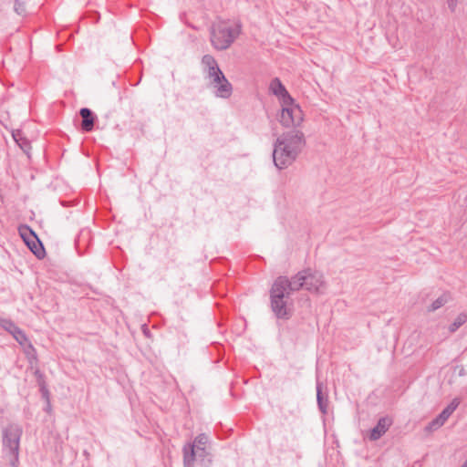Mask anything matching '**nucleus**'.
Instances as JSON below:
<instances>
[{
	"instance_id": "nucleus-1",
	"label": "nucleus",
	"mask_w": 467,
	"mask_h": 467,
	"mask_svg": "<svg viewBox=\"0 0 467 467\" xmlns=\"http://www.w3.org/2000/svg\"><path fill=\"white\" fill-rule=\"evenodd\" d=\"M305 288L304 273H297L289 280L286 276H278L270 290L271 308L277 318L288 319L292 313L288 307L291 293Z\"/></svg>"
},
{
	"instance_id": "nucleus-2",
	"label": "nucleus",
	"mask_w": 467,
	"mask_h": 467,
	"mask_svg": "<svg viewBox=\"0 0 467 467\" xmlns=\"http://www.w3.org/2000/svg\"><path fill=\"white\" fill-rule=\"evenodd\" d=\"M306 145L304 133L296 129L281 134L274 144L273 161L275 166L283 170L297 159Z\"/></svg>"
},
{
	"instance_id": "nucleus-3",
	"label": "nucleus",
	"mask_w": 467,
	"mask_h": 467,
	"mask_svg": "<svg viewBox=\"0 0 467 467\" xmlns=\"http://www.w3.org/2000/svg\"><path fill=\"white\" fill-rule=\"evenodd\" d=\"M22 433L23 430L18 424H9L2 431L3 452L13 467H17Z\"/></svg>"
},
{
	"instance_id": "nucleus-4",
	"label": "nucleus",
	"mask_w": 467,
	"mask_h": 467,
	"mask_svg": "<svg viewBox=\"0 0 467 467\" xmlns=\"http://www.w3.org/2000/svg\"><path fill=\"white\" fill-rule=\"evenodd\" d=\"M240 34L238 26L232 27L225 23L214 25L211 29V42L218 50L227 49Z\"/></svg>"
},
{
	"instance_id": "nucleus-5",
	"label": "nucleus",
	"mask_w": 467,
	"mask_h": 467,
	"mask_svg": "<svg viewBox=\"0 0 467 467\" xmlns=\"http://www.w3.org/2000/svg\"><path fill=\"white\" fill-rule=\"evenodd\" d=\"M208 77L211 79V84L216 88V96L227 99L232 95V84L224 77L220 69L218 64L207 68Z\"/></svg>"
},
{
	"instance_id": "nucleus-6",
	"label": "nucleus",
	"mask_w": 467,
	"mask_h": 467,
	"mask_svg": "<svg viewBox=\"0 0 467 467\" xmlns=\"http://www.w3.org/2000/svg\"><path fill=\"white\" fill-rule=\"evenodd\" d=\"M279 121L285 128L299 126L303 121V112L300 107L294 101L291 104H282Z\"/></svg>"
},
{
	"instance_id": "nucleus-7",
	"label": "nucleus",
	"mask_w": 467,
	"mask_h": 467,
	"mask_svg": "<svg viewBox=\"0 0 467 467\" xmlns=\"http://www.w3.org/2000/svg\"><path fill=\"white\" fill-rule=\"evenodd\" d=\"M303 273L305 288L309 292L321 293V288L325 285L323 275L310 269L304 270Z\"/></svg>"
},
{
	"instance_id": "nucleus-8",
	"label": "nucleus",
	"mask_w": 467,
	"mask_h": 467,
	"mask_svg": "<svg viewBox=\"0 0 467 467\" xmlns=\"http://www.w3.org/2000/svg\"><path fill=\"white\" fill-rule=\"evenodd\" d=\"M269 88L273 94L279 97L282 104H291L293 102V98L288 94L279 78L272 79Z\"/></svg>"
},
{
	"instance_id": "nucleus-9",
	"label": "nucleus",
	"mask_w": 467,
	"mask_h": 467,
	"mask_svg": "<svg viewBox=\"0 0 467 467\" xmlns=\"http://www.w3.org/2000/svg\"><path fill=\"white\" fill-rule=\"evenodd\" d=\"M391 425V420L389 418H381L379 420L376 426L371 430L369 439L371 441L379 440Z\"/></svg>"
},
{
	"instance_id": "nucleus-10",
	"label": "nucleus",
	"mask_w": 467,
	"mask_h": 467,
	"mask_svg": "<svg viewBox=\"0 0 467 467\" xmlns=\"http://www.w3.org/2000/svg\"><path fill=\"white\" fill-rule=\"evenodd\" d=\"M79 115L82 119L81 129L84 131H91L94 128L95 116L93 112L88 108H82L79 111Z\"/></svg>"
},
{
	"instance_id": "nucleus-11",
	"label": "nucleus",
	"mask_w": 467,
	"mask_h": 467,
	"mask_svg": "<svg viewBox=\"0 0 467 467\" xmlns=\"http://www.w3.org/2000/svg\"><path fill=\"white\" fill-rule=\"evenodd\" d=\"M13 139L17 143V145L20 147V149L28 156L30 157V150L31 145L29 140L25 138L21 132V130H16L12 132Z\"/></svg>"
},
{
	"instance_id": "nucleus-12",
	"label": "nucleus",
	"mask_w": 467,
	"mask_h": 467,
	"mask_svg": "<svg viewBox=\"0 0 467 467\" xmlns=\"http://www.w3.org/2000/svg\"><path fill=\"white\" fill-rule=\"evenodd\" d=\"M26 244L37 258L41 259L45 256V248L37 237L30 241L26 240Z\"/></svg>"
},
{
	"instance_id": "nucleus-13",
	"label": "nucleus",
	"mask_w": 467,
	"mask_h": 467,
	"mask_svg": "<svg viewBox=\"0 0 467 467\" xmlns=\"http://www.w3.org/2000/svg\"><path fill=\"white\" fill-rule=\"evenodd\" d=\"M317 401L318 405V409L323 414H327V406H328V400L327 397H324L322 393V383L317 382Z\"/></svg>"
},
{
	"instance_id": "nucleus-14",
	"label": "nucleus",
	"mask_w": 467,
	"mask_h": 467,
	"mask_svg": "<svg viewBox=\"0 0 467 467\" xmlns=\"http://www.w3.org/2000/svg\"><path fill=\"white\" fill-rule=\"evenodd\" d=\"M461 403V400L459 398H454L451 403L442 410V411L439 414L441 416L442 419H444L445 420H447L450 416L455 411V410L458 408V406L460 405Z\"/></svg>"
},
{
	"instance_id": "nucleus-15",
	"label": "nucleus",
	"mask_w": 467,
	"mask_h": 467,
	"mask_svg": "<svg viewBox=\"0 0 467 467\" xmlns=\"http://www.w3.org/2000/svg\"><path fill=\"white\" fill-rule=\"evenodd\" d=\"M195 462V452L193 448L183 449V464L184 467H193Z\"/></svg>"
},
{
	"instance_id": "nucleus-16",
	"label": "nucleus",
	"mask_w": 467,
	"mask_h": 467,
	"mask_svg": "<svg viewBox=\"0 0 467 467\" xmlns=\"http://www.w3.org/2000/svg\"><path fill=\"white\" fill-rule=\"evenodd\" d=\"M19 234L26 243V240L30 241L31 239H36V234L35 232L28 227L27 225H22L18 228Z\"/></svg>"
},
{
	"instance_id": "nucleus-17",
	"label": "nucleus",
	"mask_w": 467,
	"mask_h": 467,
	"mask_svg": "<svg viewBox=\"0 0 467 467\" xmlns=\"http://www.w3.org/2000/svg\"><path fill=\"white\" fill-rule=\"evenodd\" d=\"M195 452V461L200 460L201 462H204L205 460H207L208 464L211 463L212 460L210 458V453L206 451L205 447H200L194 448Z\"/></svg>"
},
{
	"instance_id": "nucleus-18",
	"label": "nucleus",
	"mask_w": 467,
	"mask_h": 467,
	"mask_svg": "<svg viewBox=\"0 0 467 467\" xmlns=\"http://www.w3.org/2000/svg\"><path fill=\"white\" fill-rule=\"evenodd\" d=\"M467 321V315L464 313H461L455 318V320L450 325L449 331L451 333L455 332L460 327H462Z\"/></svg>"
},
{
	"instance_id": "nucleus-19",
	"label": "nucleus",
	"mask_w": 467,
	"mask_h": 467,
	"mask_svg": "<svg viewBox=\"0 0 467 467\" xmlns=\"http://www.w3.org/2000/svg\"><path fill=\"white\" fill-rule=\"evenodd\" d=\"M208 442V437L206 434L204 433H201L199 434L195 439H194V441L193 443H189L187 445H184L183 449H187V448H198V446L200 447H204V445Z\"/></svg>"
},
{
	"instance_id": "nucleus-20",
	"label": "nucleus",
	"mask_w": 467,
	"mask_h": 467,
	"mask_svg": "<svg viewBox=\"0 0 467 467\" xmlns=\"http://www.w3.org/2000/svg\"><path fill=\"white\" fill-rule=\"evenodd\" d=\"M446 422V420L444 419L441 418V415H438L435 419H433L426 427H425V431H436L438 429H440L441 426L444 425V423Z\"/></svg>"
},
{
	"instance_id": "nucleus-21",
	"label": "nucleus",
	"mask_w": 467,
	"mask_h": 467,
	"mask_svg": "<svg viewBox=\"0 0 467 467\" xmlns=\"http://www.w3.org/2000/svg\"><path fill=\"white\" fill-rule=\"evenodd\" d=\"M14 10L19 16H26V2L24 0H15Z\"/></svg>"
},
{
	"instance_id": "nucleus-22",
	"label": "nucleus",
	"mask_w": 467,
	"mask_h": 467,
	"mask_svg": "<svg viewBox=\"0 0 467 467\" xmlns=\"http://www.w3.org/2000/svg\"><path fill=\"white\" fill-rule=\"evenodd\" d=\"M12 335L20 345H25L28 342L26 334L19 327H17V329H16Z\"/></svg>"
},
{
	"instance_id": "nucleus-23",
	"label": "nucleus",
	"mask_w": 467,
	"mask_h": 467,
	"mask_svg": "<svg viewBox=\"0 0 467 467\" xmlns=\"http://www.w3.org/2000/svg\"><path fill=\"white\" fill-rule=\"evenodd\" d=\"M0 326L12 334L16 329H17V326L9 319H1Z\"/></svg>"
},
{
	"instance_id": "nucleus-24",
	"label": "nucleus",
	"mask_w": 467,
	"mask_h": 467,
	"mask_svg": "<svg viewBox=\"0 0 467 467\" xmlns=\"http://www.w3.org/2000/svg\"><path fill=\"white\" fill-rule=\"evenodd\" d=\"M447 302V297L445 296H441L438 297L429 307V311H435L441 307Z\"/></svg>"
},
{
	"instance_id": "nucleus-25",
	"label": "nucleus",
	"mask_w": 467,
	"mask_h": 467,
	"mask_svg": "<svg viewBox=\"0 0 467 467\" xmlns=\"http://www.w3.org/2000/svg\"><path fill=\"white\" fill-rule=\"evenodd\" d=\"M202 65L206 67V68H209L210 67H213V66H216L217 65V62L216 60L214 59V57L211 55H204L202 58Z\"/></svg>"
},
{
	"instance_id": "nucleus-26",
	"label": "nucleus",
	"mask_w": 467,
	"mask_h": 467,
	"mask_svg": "<svg viewBox=\"0 0 467 467\" xmlns=\"http://www.w3.org/2000/svg\"><path fill=\"white\" fill-rule=\"evenodd\" d=\"M40 392L42 394L43 399L47 401V406L50 407V397L49 391L47 389V384L39 386Z\"/></svg>"
},
{
	"instance_id": "nucleus-27",
	"label": "nucleus",
	"mask_w": 467,
	"mask_h": 467,
	"mask_svg": "<svg viewBox=\"0 0 467 467\" xmlns=\"http://www.w3.org/2000/svg\"><path fill=\"white\" fill-rule=\"evenodd\" d=\"M26 356L28 357V358H32V359H36V349L34 348V347L28 343V347L26 350Z\"/></svg>"
},
{
	"instance_id": "nucleus-28",
	"label": "nucleus",
	"mask_w": 467,
	"mask_h": 467,
	"mask_svg": "<svg viewBox=\"0 0 467 467\" xmlns=\"http://www.w3.org/2000/svg\"><path fill=\"white\" fill-rule=\"evenodd\" d=\"M35 376L36 378L38 386L46 384L44 374L39 369L35 371Z\"/></svg>"
},
{
	"instance_id": "nucleus-29",
	"label": "nucleus",
	"mask_w": 467,
	"mask_h": 467,
	"mask_svg": "<svg viewBox=\"0 0 467 467\" xmlns=\"http://www.w3.org/2000/svg\"><path fill=\"white\" fill-rule=\"evenodd\" d=\"M446 2L451 12H455L458 5V0H446Z\"/></svg>"
},
{
	"instance_id": "nucleus-30",
	"label": "nucleus",
	"mask_w": 467,
	"mask_h": 467,
	"mask_svg": "<svg viewBox=\"0 0 467 467\" xmlns=\"http://www.w3.org/2000/svg\"><path fill=\"white\" fill-rule=\"evenodd\" d=\"M46 410H47V412H49V411L51 410V406H50V407H48V406L47 405V409H46Z\"/></svg>"
},
{
	"instance_id": "nucleus-31",
	"label": "nucleus",
	"mask_w": 467,
	"mask_h": 467,
	"mask_svg": "<svg viewBox=\"0 0 467 467\" xmlns=\"http://www.w3.org/2000/svg\"><path fill=\"white\" fill-rule=\"evenodd\" d=\"M462 467H467V460L464 462Z\"/></svg>"
}]
</instances>
